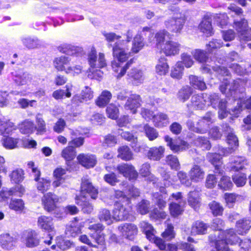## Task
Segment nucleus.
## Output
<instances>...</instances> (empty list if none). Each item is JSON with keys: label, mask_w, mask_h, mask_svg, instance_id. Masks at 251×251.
<instances>
[{"label": "nucleus", "mask_w": 251, "mask_h": 251, "mask_svg": "<svg viewBox=\"0 0 251 251\" xmlns=\"http://www.w3.org/2000/svg\"><path fill=\"white\" fill-rule=\"evenodd\" d=\"M165 140L167 145L170 147L171 150L174 152L182 151L188 148V144L183 141L173 140L169 136L165 137Z\"/></svg>", "instance_id": "obj_16"}, {"label": "nucleus", "mask_w": 251, "mask_h": 251, "mask_svg": "<svg viewBox=\"0 0 251 251\" xmlns=\"http://www.w3.org/2000/svg\"><path fill=\"white\" fill-rule=\"evenodd\" d=\"M118 156L124 160H130L132 158V153L126 146L121 147L118 149Z\"/></svg>", "instance_id": "obj_48"}, {"label": "nucleus", "mask_w": 251, "mask_h": 251, "mask_svg": "<svg viewBox=\"0 0 251 251\" xmlns=\"http://www.w3.org/2000/svg\"><path fill=\"white\" fill-rule=\"evenodd\" d=\"M140 226L149 240L152 238L156 233V231L151 224L145 221H142L140 223Z\"/></svg>", "instance_id": "obj_44"}, {"label": "nucleus", "mask_w": 251, "mask_h": 251, "mask_svg": "<svg viewBox=\"0 0 251 251\" xmlns=\"http://www.w3.org/2000/svg\"><path fill=\"white\" fill-rule=\"evenodd\" d=\"M210 242L215 243L216 250L212 251H230L228 246L223 240L218 239L216 238V234L211 235L209 237Z\"/></svg>", "instance_id": "obj_35"}, {"label": "nucleus", "mask_w": 251, "mask_h": 251, "mask_svg": "<svg viewBox=\"0 0 251 251\" xmlns=\"http://www.w3.org/2000/svg\"><path fill=\"white\" fill-rule=\"evenodd\" d=\"M206 100H209L210 104L214 108L219 107V103L222 101H226L223 99H220L219 96L216 94L208 95L206 94Z\"/></svg>", "instance_id": "obj_60"}, {"label": "nucleus", "mask_w": 251, "mask_h": 251, "mask_svg": "<svg viewBox=\"0 0 251 251\" xmlns=\"http://www.w3.org/2000/svg\"><path fill=\"white\" fill-rule=\"evenodd\" d=\"M20 130L24 134H30L35 129L34 124L32 122L25 120L20 125Z\"/></svg>", "instance_id": "obj_49"}, {"label": "nucleus", "mask_w": 251, "mask_h": 251, "mask_svg": "<svg viewBox=\"0 0 251 251\" xmlns=\"http://www.w3.org/2000/svg\"><path fill=\"white\" fill-rule=\"evenodd\" d=\"M118 229L123 237L129 239H132L138 232L136 226L131 223L121 225Z\"/></svg>", "instance_id": "obj_9"}, {"label": "nucleus", "mask_w": 251, "mask_h": 251, "mask_svg": "<svg viewBox=\"0 0 251 251\" xmlns=\"http://www.w3.org/2000/svg\"><path fill=\"white\" fill-rule=\"evenodd\" d=\"M176 233L174 231V226L170 224L167 225L165 231L161 234V236L166 241H171L175 237Z\"/></svg>", "instance_id": "obj_50"}, {"label": "nucleus", "mask_w": 251, "mask_h": 251, "mask_svg": "<svg viewBox=\"0 0 251 251\" xmlns=\"http://www.w3.org/2000/svg\"><path fill=\"white\" fill-rule=\"evenodd\" d=\"M14 124L10 121H0V132L8 134L15 129Z\"/></svg>", "instance_id": "obj_45"}, {"label": "nucleus", "mask_w": 251, "mask_h": 251, "mask_svg": "<svg viewBox=\"0 0 251 251\" xmlns=\"http://www.w3.org/2000/svg\"><path fill=\"white\" fill-rule=\"evenodd\" d=\"M141 99L139 95L132 94L127 99L124 105L126 110H129L131 113L135 114L137 109L141 106Z\"/></svg>", "instance_id": "obj_11"}, {"label": "nucleus", "mask_w": 251, "mask_h": 251, "mask_svg": "<svg viewBox=\"0 0 251 251\" xmlns=\"http://www.w3.org/2000/svg\"><path fill=\"white\" fill-rule=\"evenodd\" d=\"M155 70L156 73L160 75H165L168 73L169 66L164 57H161L158 59Z\"/></svg>", "instance_id": "obj_37"}, {"label": "nucleus", "mask_w": 251, "mask_h": 251, "mask_svg": "<svg viewBox=\"0 0 251 251\" xmlns=\"http://www.w3.org/2000/svg\"><path fill=\"white\" fill-rule=\"evenodd\" d=\"M243 82L240 79L232 80V82H230L226 79V82L224 83V84L220 85V89L223 93H225L227 89L229 91H235L240 85H243Z\"/></svg>", "instance_id": "obj_28"}, {"label": "nucleus", "mask_w": 251, "mask_h": 251, "mask_svg": "<svg viewBox=\"0 0 251 251\" xmlns=\"http://www.w3.org/2000/svg\"><path fill=\"white\" fill-rule=\"evenodd\" d=\"M66 90L65 92L64 90L59 89L54 91L52 93V97L56 100L63 99L64 95L67 98L71 97L72 94L71 93V88L67 85L66 86Z\"/></svg>", "instance_id": "obj_54"}, {"label": "nucleus", "mask_w": 251, "mask_h": 251, "mask_svg": "<svg viewBox=\"0 0 251 251\" xmlns=\"http://www.w3.org/2000/svg\"><path fill=\"white\" fill-rule=\"evenodd\" d=\"M224 234H225V239H224L223 232H220L221 237L219 236L217 238L218 239L223 240L227 246L228 244H234L238 242L239 240V238L236 235L232 229L226 230Z\"/></svg>", "instance_id": "obj_21"}, {"label": "nucleus", "mask_w": 251, "mask_h": 251, "mask_svg": "<svg viewBox=\"0 0 251 251\" xmlns=\"http://www.w3.org/2000/svg\"><path fill=\"white\" fill-rule=\"evenodd\" d=\"M164 151V148L160 146L159 148L153 147L150 149L148 153V157L154 160H159L162 157Z\"/></svg>", "instance_id": "obj_42"}, {"label": "nucleus", "mask_w": 251, "mask_h": 251, "mask_svg": "<svg viewBox=\"0 0 251 251\" xmlns=\"http://www.w3.org/2000/svg\"><path fill=\"white\" fill-rule=\"evenodd\" d=\"M169 209L171 215L172 217H176L182 214L184 207L181 204L180 202L179 203L172 202L169 204Z\"/></svg>", "instance_id": "obj_39"}, {"label": "nucleus", "mask_w": 251, "mask_h": 251, "mask_svg": "<svg viewBox=\"0 0 251 251\" xmlns=\"http://www.w3.org/2000/svg\"><path fill=\"white\" fill-rule=\"evenodd\" d=\"M130 210V206L128 204L124 205L121 202H117L113 211V217L117 221L125 220L128 218Z\"/></svg>", "instance_id": "obj_7"}, {"label": "nucleus", "mask_w": 251, "mask_h": 251, "mask_svg": "<svg viewBox=\"0 0 251 251\" xmlns=\"http://www.w3.org/2000/svg\"><path fill=\"white\" fill-rule=\"evenodd\" d=\"M80 192V197L84 198H86L88 195L93 200H96L97 198L99 193L98 188L93 185L87 176H83L82 178Z\"/></svg>", "instance_id": "obj_4"}, {"label": "nucleus", "mask_w": 251, "mask_h": 251, "mask_svg": "<svg viewBox=\"0 0 251 251\" xmlns=\"http://www.w3.org/2000/svg\"><path fill=\"white\" fill-rule=\"evenodd\" d=\"M144 46V42L142 36L140 34H136L132 41V47L130 48L131 54L138 53Z\"/></svg>", "instance_id": "obj_30"}, {"label": "nucleus", "mask_w": 251, "mask_h": 251, "mask_svg": "<svg viewBox=\"0 0 251 251\" xmlns=\"http://www.w3.org/2000/svg\"><path fill=\"white\" fill-rule=\"evenodd\" d=\"M193 93V88L188 85L183 87L178 92V98L183 102L187 100Z\"/></svg>", "instance_id": "obj_47"}, {"label": "nucleus", "mask_w": 251, "mask_h": 251, "mask_svg": "<svg viewBox=\"0 0 251 251\" xmlns=\"http://www.w3.org/2000/svg\"><path fill=\"white\" fill-rule=\"evenodd\" d=\"M251 227V221L244 219L239 220L236 224L237 232L239 234L243 235L246 233Z\"/></svg>", "instance_id": "obj_31"}, {"label": "nucleus", "mask_w": 251, "mask_h": 251, "mask_svg": "<svg viewBox=\"0 0 251 251\" xmlns=\"http://www.w3.org/2000/svg\"><path fill=\"white\" fill-rule=\"evenodd\" d=\"M98 217L101 222H105L108 225L112 224L113 219H114L113 215H111L110 211L106 208L100 209L98 215Z\"/></svg>", "instance_id": "obj_38"}, {"label": "nucleus", "mask_w": 251, "mask_h": 251, "mask_svg": "<svg viewBox=\"0 0 251 251\" xmlns=\"http://www.w3.org/2000/svg\"><path fill=\"white\" fill-rule=\"evenodd\" d=\"M37 181V188L42 193H44L49 189L50 185V180L42 178L38 179Z\"/></svg>", "instance_id": "obj_57"}, {"label": "nucleus", "mask_w": 251, "mask_h": 251, "mask_svg": "<svg viewBox=\"0 0 251 251\" xmlns=\"http://www.w3.org/2000/svg\"><path fill=\"white\" fill-rule=\"evenodd\" d=\"M133 32L128 29L124 34L126 40L116 42L112 48L113 56L119 61L125 62L131 55L130 42L133 37Z\"/></svg>", "instance_id": "obj_1"}, {"label": "nucleus", "mask_w": 251, "mask_h": 251, "mask_svg": "<svg viewBox=\"0 0 251 251\" xmlns=\"http://www.w3.org/2000/svg\"><path fill=\"white\" fill-rule=\"evenodd\" d=\"M93 92L88 86L84 87L81 90L80 95V101H87L93 99Z\"/></svg>", "instance_id": "obj_53"}, {"label": "nucleus", "mask_w": 251, "mask_h": 251, "mask_svg": "<svg viewBox=\"0 0 251 251\" xmlns=\"http://www.w3.org/2000/svg\"><path fill=\"white\" fill-rule=\"evenodd\" d=\"M19 142L18 138H14L9 136H4L1 139L2 146L7 149L12 150L17 147Z\"/></svg>", "instance_id": "obj_43"}, {"label": "nucleus", "mask_w": 251, "mask_h": 251, "mask_svg": "<svg viewBox=\"0 0 251 251\" xmlns=\"http://www.w3.org/2000/svg\"><path fill=\"white\" fill-rule=\"evenodd\" d=\"M190 85L195 89L201 91L206 89V85L203 79L196 75H191L189 77Z\"/></svg>", "instance_id": "obj_29"}, {"label": "nucleus", "mask_w": 251, "mask_h": 251, "mask_svg": "<svg viewBox=\"0 0 251 251\" xmlns=\"http://www.w3.org/2000/svg\"><path fill=\"white\" fill-rule=\"evenodd\" d=\"M206 93L193 95L191 98V101L192 106L197 109H201L203 108L207 102L206 101Z\"/></svg>", "instance_id": "obj_18"}, {"label": "nucleus", "mask_w": 251, "mask_h": 251, "mask_svg": "<svg viewBox=\"0 0 251 251\" xmlns=\"http://www.w3.org/2000/svg\"><path fill=\"white\" fill-rule=\"evenodd\" d=\"M116 168L119 174L128 178L129 180H135L138 176V172L132 165L123 163L118 165Z\"/></svg>", "instance_id": "obj_8"}, {"label": "nucleus", "mask_w": 251, "mask_h": 251, "mask_svg": "<svg viewBox=\"0 0 251 251\" xmlns=\"http://www.w3.org/2000/svg\"><path fill=\"white\" fill-rule=\"evenodd\" d=\"M16 239L8 233L3 234L0 236V243L2 248L11 250L15 246Z\"/></svg>", "instance_id": "obj_24"}, {"label": "nucleus", "mask_w": 251, "mask_h": 251, "mask_svg": "<svg viewBox=\"0 0 251 251\" xmlns=\"http://www.w3.org/2000/svg\"><path fill=\"white\" fill-rule=\"evenodd\" d=\"M37 224L39 228L49 232H55L53 218L42 215L37 219Z\"/></svg>", "instance_id": "obj_10"}, {"label": "nucleus", "mask_w": 251, "mask_h": 251, "mask_svg": "<svg viewBox=\"0 0 251 251\" xmlns=\"http://www.w3.org/2000/svg\"><path fill=\"white\" fill-rule=\"evenodd\" d=\"M192 54L196 60L201 63L206 62L208 58L206 52L201 50H195L192 52Z\"/></svg>", "instance_id": "obj_63"}, {"label": "nucleus", "mask_w": 251, "mask_h": 251, "mask_svg": "<svg viewBox=\"0 0 251 251\" xmlns=\"http://www.w3.org/2000/svg\"><path fill=\"white\" fill-rule=\"evenodd\" d=\"M183 70V67L181 62H177L175 67L173 68L172 72V77L176 78L179 79L182 76V71Z\"/></svg>", "instance_id": "obj_64"}, {"label": "nucleus", "mask_w": 251, "mask_h": 251, "mask_svg": "<svg viewBox=\"0 0 251 251\" xmlns=\"http://www.w3.org/2000/svg\"><path fill=\"white\" fill-rule=\"evenodd\" d=\"M223 174H224V173ZM215 174L217 175V176L220 177V180L218 183V186L221 189L225 190H228L232 188L233 184L230 180L229 177L223 175V174Z\"/></svg>", "instance_id": "obj_41"}, {"label": "nucleus", "mask_w": 251, "mask_h": 251, "mask_svg": "<svg viewBox=\"0 0 251 251\" xmlns=\"http://www.w3.org/2000/svg\"><path fill=\"white\" fill-rule=\"evenodd\" d=\"M180 45L173 41H166L165 44L160 49L166 55H175L178 54L179 51Z\"/></svg>", "instance_id": "obj_15"}, {"label": "nucleus", "mask_w": 251, "mask_h": 251, "mask_svg": "<svg viewBox=\"0 0 251 251\" xmlns=\"http://www.w3.org/2000/svg\"><path fill=\"white\" fill-rule=\"evenodd\" d=\"M231 169L237 171L244 168L246 161L244 157L241 156H234L231 159Z\"/></svg>", "instance_id": "obj_36"}, {"label": "nucleus", "mask_w": 251, "mask_h": 251, "mask_svg": "<svg viewBox=\"0 0 251 251\" xmlns=\"http://www.w3.org/2000/svg\"><path fill=\"white\" fill-rule=\"evenodd\" d=\"M169 117L166 114L159 112L154 115L153 122L155 126L163 127L166 126L169 123Z\"/></svg>", "instance_id": "obj_34"}, {"label": "nucleus", "mask_w": 251, "mask_h": 251, "mask_svg": "<svg viewBox=\"0 0 251 251\" xmlns=\"http://www.w3.org/2000/svg\"><path fill=\"white\" fill-rule=\"evenodd\" d=\"M194 143L197 146H199L203 150H209L211 148V145L209 141L207 138L204 137H199L197 138L195 141Z\"/></svg>", "instance_id": "obj_56"}, {"label": "nucleus", "mask_w": 251, "mask_h": 251, "mask_svg": "<svg viewBox=\"0 0 251 251\" xmlns=\"http://www.w3.org/2000/svg\"><path fill=\"white\" fill-rule=\"evenodd\" d=\"M209 208L214 216L221 215L224 211L223 207L218 202L213 201L209 203Z\"/></svg>", "instance_id": "obj_51"}, {"label": "nucleus", "mask_w": 251, "mask_h": 251, "mask_svg": "<svg viewBox=\"0 0 251 251\" xmlns=\"http://www.w3.org/2000/svg\"><path fill=\"white\" fill-rule=\"evenodd\" d=\"M14 81L18 85H28L32 80V75L27 72H19L14 75Z\"/></svg>", "instance_id": "obj_26"}, {"label": "nucleus", "mask_w": 251, "mask_h": 251, "mask_svg": "<svg viewBox=\"0 0 251 251\" xmlns=\"http://www.w3.org/2000/svg\"><path fill=\"white\" fill-rule=\"evenodd\" d=\"M77 159L80 164L87 168L93 167L97 162L95 156L93 155L79 154Z\"/></svg>", "instance_id": "obj_22"}, {"label": "nucleus", "mask_w": 251, "mask_h": 251, "mask_svg": "<svg viewBox=\"0 0 251 251\" xmlns=\"http://www.w3.org/2000/svg\"><path fill=\"white\" fill-rule=\"evenodd\" d=\"M9 208L16 211H22L25 208V203L21 199L11 200Z\"/></svg>", "instance_id": "obj_55"}, {"label": "nucleus", "mask_w": 251, "mask_h": 251, "mask_svg": "<svg viewBox=\"0 0 251 251\" xmlns=\"http://www.w3.org/2000/svg\"><path fill=\"white\" fill-rule=\"evenodd\" d=\"M88 61L90 66V70L94 69H100L107 65L104 53L100 52L98 56L95 48L92 47L88 54ZM94 72V71H91Z\"/></svg>", "instance_id": "obj_3"}, {"label": "nucleus", "mask_w": 251, "mask_h": 251, "mask_svg": "<svg viewBox=\"0 0 251 251\" xmlns=\"http://www.w3.org/2000/svg\"><path fill=\"white\" fill-rule=\"evenodd\" d=\"M146 136L148 139L152 141L157 138L158 136V132L153 127L150 126L148 125H146L144 127Z\"/></svg>", "instance_id": "obj_58"}, {"label": "nucleus", "mask_w": 251, "mask_h": 251, "mask_svg": "<svg viewBox=\"0 0 251 251\" xmlns=\"http://www.w3.org/2000/svg\"><path fill=\"white\" fill-rule=\"evenodd\" d=\"M60 51L69 55H73L80 51L81 49L70 45H64L59 47Z\"/></svg>", "instance_id": "obj_52"}, {"label": "nucleus", "mask_w": 251, "mask_h": 251, "mask_svg": "<svg viewBox=\"0 0 251 251\" xmlns=\"http://www.w3.org/2000/svg\"><path fill=\"white\" fill-rule=\"evenodd\" d=\"M118 60H114L112 62L111 66L113 71L119 73L117 75L118 78H120L123 76L126 73V70L129 68L130 63L127 62L125 65L123 66V63Z\"/></svg>", "instance_id": "obj_25"}, {"label": "nucleus", "mask_w": 251, "mask_h": 251, "mask_svg": "<svg viewBox=\"0 0 251 251\" xmlns=\"http://www.w3.org/2000/svg\"><path fill=\"white\" fill-rule=\"evenodd\" d=\"M207 226L202 222L197 221L193 225L191 233L193 235L205 234Z\"/></svg>", "instance_id": "obj_40"}, {"label": "nucleus", "mask_w": 251, "mask_h": 251, "mask_svg": "<svg viewBox=\"0 0 251 251\" xmlns=\"http://www.w3.org/2000/svg\"><path fill=\"white\" fill-rule=\"evenodd\" d=\"M57 247L61 250H65L71 248L73 244L69 240H64L62 237H57L56 239Z\"/></svg>", "instance_id": "obj_62"}, {"label": "nucleus", "mask_w": 251, "mask_h": 251, "mask_svg": "<svg viewBox=\"0 0 251 251\" xmlns=\"http://www.w3.org/2000/svg\"><path fill=\"white\" fill-rule=\"evenodd\" d=\"M90 237L94 244L99 245H103L105 243V236L103 233L95 232L90 235Z\"/></svg>", "instance_id": "obj_59"}, {"label": "nucleus", "mask_w": 251, "mask_h": 251, "mask_svg": "<svg viewBox=\"0 0 251 251\" xmlns=\"http://www.w3.org/2000/svg\"><path fill=\"white\" fill-rule=\"evenodd\" d=\"M73 58L65 56L56 57L53 61V66L58 71H64L67 74L71 73Z\"/></svg>", "instance_id": "obj_6"}, {"label": "nucleus", "mask_w": 251, "mask_h": 251, "mask_svg": "<svg viewBox=\"0 0 251 251\" xmlns=\"http://www.w3.org/2000/svg\"><path fill=\"white\" fill-rule=\"evenodd\" d=\"M240 23H236L235 29L238 33L241 41H249L251 40V28H248L247 21L243 23V28L240 27Z\"/></svg>", "instance_id": "obj_14"}, {"label": "nucleus", "mask_w": 251, "mask_h": 251, "mask_svg": "<svg viewBox=\"0 0 251 251\" xmlns=\"http://www.w3.org/2000/svg\"><path fill=\"white\" fill-rule=\"evenodd\" d=\"M223 131L227 134L226 141L229 147L224 154L227 155L233 152L238 147V140L234 134L233 129L226 124L223 125Z\"/></svg>", "instance_id": "obj_5"}, {"label": "nucleus", "mask_w": 251, "mask_h": 251, "mask_svg": "<svg viewBox=\"0 0 251 251\" xmlns=\"http://www.w3.org/2000/svg\"><path fill=\"white\" fill-rule=\"evenodd\" d=\"M58 201L57 197L50 192L45 194L42 199L44 209L48 212L52 211L55 208Z\"/></svg>", "instance_id": "obj_13"}, {"label": "nucleus", "mask_w": 251, "mask_h": 251, "mask_svg": "<svg viewBox=\"0 0 251 251\" xmlns=\"http://www.w3.org/2000/svg\"><path fill=\"white\" fill-rule=\"evenodd\" d=\"M127 75L128 78L134 85L138 86L143 82L144 79L143 73L138 68H132L128 72Z\"/></svg>", "instance_id": "obj_17"}, {"label": "nucleus", "mask_w": 251, "mask_h": 251, "mask_svg": "<svg viewBox=\"0 0 251 251\" xmlns=\"http://www.w3.org/2000/svg\"><path fill=\"white\" fill-rule=\"evenodd\" d=\"M112 98V94L107 90L103 91L100 96L96 99L95 103L100 107H104Z\"/></svg>", "instance_id": "obj_33"}, {"label": "nucleus", "mask_w": 251, "mask_h": 251, "mask_svg": "<svg viewBox=\"0 0 251 251\" xmlns=\"http://www.w3.org/2000/svg\"><path fill=\"white\" fill-rule=\"evenodd\" d=\"M106 113L109 118L116 119L119 116V109L115 105L112 103L110 104L106 108Z\"/></svg>", "instance_id": "obj_61"}, {"label": "nucleus", "mask_w": 251, "mask_h": 251, "mask_svg": "<svg viewBox=\"0 0 251 251\" xmlns=\"http://www.w3.org/2000/svg\"><path fill=\"white\" fill-rule=\"evenodd\" d=\"M209 161L215 166V174L222 175L224 171L220 168L222 164L221 155L219 153H209L207 154Z\"/></svg>", "instance_id": "obj_23"}, {"label": "nucleus", "mask_w": 251, "mask_h": 251, "mask_svg": "<svg viewBox=\"0 0 251 251\" xmlns=\"http://www.w3.org/2000/svg\"><path fill=\"white\" fill-rule=\"evenodd\" d=\"M170 33L168 31L165 29L161 30L157 32L155 35V38L156 41V46L157 49H160L165 44L167 38H169Z\"/></svg>", "instance_id": "obj_32"}, {"label": "nucleus", "mask_w": 251, "mask_h": 251, "mask_svg": "<svg viewBox=\"0 0 251 251\" xmlns=\"http://www.w3.org/2000/svg\"><path fill=\"white\" fill-rule=\"evenodd\" d=\"M61 156L67 161L74 159L76 156V151L74 147L69 145L62 150Z\"/></svg>", "instance_id": "obj_46"}, {"label": "nucleus", "mask_w": 251, "mask_h": 251, "mask_svg": "<svg viewBox=\"0 0 251 251\" xmlns=\"http://www.w3.org/2000/svg\"><path fill=\"white\" fill-rule=\"evenodd\" d=\"M189 176L191 180L199 182L203 179L204 172L200 166L194 165L189 171Z\"/></svg>", "instance_id": "obj_19"}, {"label": "nucleus", "mask_w": 251, "mask_h": 251, "mask_svg": "<svg viewBox=\"0 0 251 251\" xmlns=\"http://www.w3.org/2000/svg\"><path fill=\"white\" fill-rule=\"evenodd\" d=\"M22 241L27 247H34L39 245L40 239L38 233L34 230L25 232L22 237Z\"/></svg>", "instance_id": "obj_12"}, {"label": "nucleus", "mask_w": 251, "mask_h": 251, "mask_svg": "<svg viewBox=\"0 0 251 251\" xmlns=\"http://www.w3.org/2000/svg\"><path fill=\"white\" fill-rule=\"evenodd\" d=\"M188 203L195 210L199 209L201 204L199 191L194 190L189 192L188 195Z\"/></svg>", "instance_id": "obj_20"}, {"label": "nucleus", "mask_w": 251, "mask_h": 251, "mask_svg": "<svg viewBox=\"0 0 251 251\" xmlns=\"http://www.w3.org/2000/svg\"><path fill=\"white\" fill-rule=\"evenodd\" d=\"M185 16L180 14H174L164 22L165 27L172 33H180L185 23Z\"/></svg>", "instance_id": "obj_2"}, {"label": "nucleus", "mask_w": 251, "mask_h": 251, "mask_svg": "<svg viewBox=\"0 0 251 251\" xmlns=\"http://www.w3.org/2000/svg\"><path fill=\"white\" fill-rule=\"evenodd\" d=\"M199 30L207 37L213 34L211 21L208 18H204L199 25Z\"/></svg>", "instance_id": "obj_27"}]
</instances>
